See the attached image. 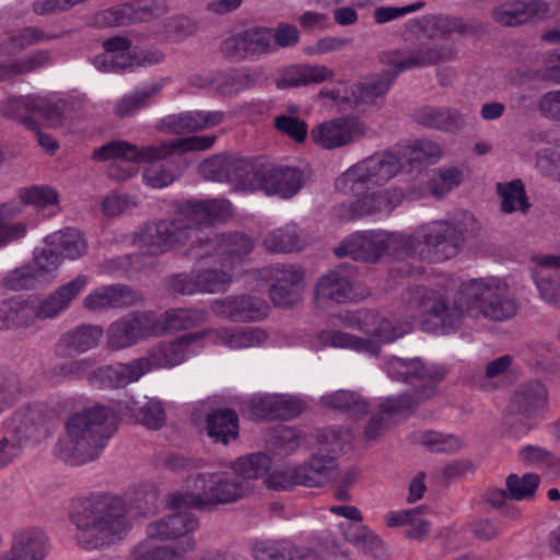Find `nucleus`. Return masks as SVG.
<instances>
[{"label": "nucleus", "instance_id": "f257e3e1", "mask_svg": "<svg viewBox=\"0 0 560 560\" xmlns=\"http://www.w3.org/2000/svg\"><path fill=\"white\" fill-rule=\"evenodd\" d=\"M270 457L265 453H253L240 457L228 470L199 474L196 478L198 494H174L170 508L173 520L182 525L194 521L186 517L185 509L206 510L209 505H219L243 499L254 490L257 479L264 477L270 468Z\"/></svg>", "mask_w": 560, "mask_h": 560}, {"label": "nucleus", "instance_id": "f03ea898", "mask_svg": "<svg viewBox=\"0 0 560 560\" xmlns=\"http://www.w3.org/2000/svg\"><path fill=\"white\" fill-rule=\"evenodd\" d=\"M385 369L392 378L410 384L413 392L388 397L380 405V411L372 415L364 428L366 440L382 436L390 428L394 415L412 410L419 404L434 397L439 384L446 375L445 368L425 364L419 358L406 360L392 357L386 361Z\"/></svg>", "mask_w": 560, "mask_h": 560}, {"label": "nucleus", "instance_id": "7ed1b4c3", "mask_svg": "<svg viewBox=\"0 0 560 560\" xmlns=\"http://www.w3.org/2000/svg\"><path fill=\"white\" fill-rule=\"evenodd\" d=\"M215 140V136H191L142 147L122 140H114L94 149L92 159L95 162H105L117 158L133 163H149L150 165L143 173L144 182L153 188H163L172 184L178 174L172 167L159 163L160 161L171 158L176 152L183 154L190 151L209 150Z\"/></svg>", "mask_w": 560, "mask_h": 560}, {"label": "nucleus", "instance_id": "20e7f679", "mask_svg": "<svg viewBox=\"0 0 560 560\" xmlns=\"http://www.w3.org/2000/svg\"><path fill=\"white\" fill-rule=\"evenodd\" d=\"M115 421V412L102 405L73 413L65 423L66 436L56 445L57 456L73 466L94 460L110 438Z\"/></svg>", "mask_w": 560, "mask_h": 560}, {"label": "nucleus", "instance_id": "39448f33", "mask_svg": "<svg viewBox=\"0 0 560 560\" xmlns=\"http://www.w3.org/2000/svg\"><path fill=\"white\" fill-rule=\"evenodd\" d=\"M456 54L457 51L450 40L433 46H420L408 56H404L399 50L384 52L382 62L394 69L371 74L353 84L350 94L353 97L354 107L359 105L377 106L399 72L448 61L455 58Z\"/></svg>", "mask_w": 560, "mask_h": 560}, {"label": "nucleus", "instance_id": "423d86ee", "mask_svg": "<svg viewBox=\"0 0 560 560\" xmlns=\"http://www.w3.org/2000/svg\"><path fill=\"white\" fill-rule=\"evenodd\" d=\"M478 230L475 217L463 211L451 220H434L417 229L420 259L443 261L455 257L464 246L466 235Z\"/></svg>", "mask_w": 560, "mask_h": 560}, {"label": "nucleus", "instance_id": "0eeeda50", "mask_svg": "<svg viewBox=\"0 0 560 560\" xmlns=\"http://www.w3.org/2000/svg\"><path fill=\"white\" fill-rule=\"evenodd\" d=\"M460 293L471 308L492 320H505L513 317L518 304L511 293L508 282L489 277L470 279L460 283Z\"/></svg>", "mask_w": 560, "mask_h": 560}, {"label": "nucleus", "instance_id": "6e6552de", "mask_svg": "<svg viewBox=\"0 0 560 560\" xmlns=\"http://www.w3.org/2000/svg\"><path fill=\"white\" fill-rule=\"evenodd\" d=\"M400 165L392 153L374 154L348 168L336 185L345 195H360L388 183L399 172Z\"/></svg>", "mask_w": 560, "mask_h": 560}, {"label": "nucleus", "instance_id": "1a4fd4ad", "mask_svg": "<svg viewBox=\"0 0 560 560\" xmlns=\"http://www.w3.org/2000/svg\"><path fill=\"white\" fill-rule=\"evenodd\" d=\"M410 303L417 306L421 314L433 320L435 329L441 328L444 332L456 329L462 323L465 311L471 308L460 293V284L452 301L445 292L417 287L411 291Z\"/></svg>", "mask_w": 560, "mask_h": 560}, {"label": "nucleus", "instance_id": "9d476101", "mask_svg": "<svg viewBox=\"0 0 560 560\" xmlns=\"http://www.w3.org/2000/svg\"><path fill=\"white\" fill-rule=\"evenodd\" d=\"M198 259L199 262L191 273L172 275L167 279L168 289L183 295L226 291L234 275L231 264L223 262L217 257L212 266H205V259Z\"/></svg>", "mask_w": 560, "mask_h": 560}, {"label": "nucleus", "instance_id": "9b49d317", "mask_svg": "<svg viewBox=\"0 0 560 560\" xmlns=\"http://www.w3.org/2000/svg\"><path fill=\"white\" fill-rule=\"evenodd\" d=\"M198 230L189 226L178 214L172 220L145 224L136 233L133 242L152 255H160L185 245Z\"/></svg>", "mask_w": 560, "mask_h": 560}, {"label": "nucleus", "instance_id": "f8f14e48", "mask_svg": "<svg viewBox=\"0 0 560 560\" xmlns=\"http://www.w3.org/2000/svg\"><path fill=\"white\" fill-rule=\"evenodd\" d=\"M253 240L242 233L198 235L187 252L197 258L206 259L217 256L223 262L231 264V269L241 265L243 259L253 250Z\"/></svg>", "mask_w": 560, "mask_h": 560}, {"label": "nucleus", "instance_id": "ddd939ff", "mask_svg": "<svg viewBox=\"0 0 560 560\" xmlns=\"http://www.w3.org/2000/svg\"><path fill=\"white\" fill-rule=\"evenodd\" d=\"M153 529L149 536L166 544L149 547L140 542L132 548L130 560H186L187 551L195 547L194 538L187 527H153Z\"/></svg>", "mask_w": 560, "mask_h": 560}, {"label": "nucleus", "instance_id": "4468645a", "mask_svg": "<svg viewBox=\"0 0 560 560\" xmlns=\"http://www.w3.org/2000/svg\"><path fill=\"white\" fill-rule=\"evenodd\" d=\"M154 316L148 312H135L112 323L107 328V346L112 350L128 348L156 330Z\"/></svg>", "mask_w": 560, "mask_h": 560}, {"label": "nucleus", "instance_id": "2eb2a0df", "mask_svg": "<svg viewBox=\"0 0 560 560\" xmlns=\"http://www.w3.org/2000/svg\"><path fill=\"white\" fill-rule=\"evenodd\" d=\"M210 331L203 330L183 335L171 342L153 347L148 355L135 359V363L143 365L140 377L153 369L173 368L184 362L192 342L203 338Z\"/></svg>", "mask_w": 560, "mask_h": 560}, {"label": "nucleus", "instance_id": "dca6fc26", "mask_svg": "<svg viewBox=\"0 0 560 560\" xmlns=\"http://www.w3.org/2000/svg\"><path fill=\"white\" fill-rule=\"evenodd\" d=\"M273 50L271 31L262 27L236 33L221 44V52L232 61L254 58Z\"/></svg>", "mask_w": 560, "mask_h": 560}, {"label": "nucleus", "instance_id": "f3484780", "mask_svg": "<svg viewBox=\"0 0 560 560\" xmlns=\"http://www.w3.org/2000/svg\"><path fill=\"white\" fill-rule=\"evenodd\" d=\"M365 128L355 116L326 120L311 130L312 139L319 147L331 150L348 145L364 136Z\"/></svg>", "mask_w": 560, "mask_h": 560}, {"label": "nucleus", "instance_id": "a211bd4d", "mask_svg": "<svg viewBox=\"0 0 560 560\" xmlns=\"http://www.w3.org/2000/svg\"><path fill=\"white\" fill-rule=\"evenodd\" d=\"M268 304L253 295H230L211 303L214 315L233 323L256 322L268 315Z\"/></svg>", "mask_w": 560, "mask_h": 560}, {"label": "nucleus", "instance_id": "6ab92c4d", "mask_svg": "<svg viewBox=\"0 0 560 560\" xmlns=\"http://www.w3.org/2000/svg\"><path fill=\"white\" fill-rule=\"evenodd\" d=\"M179 218L185 219L189 226L198 231L192 233L197 241L198 235H212L214 232H206L202 226H209L219 220H225L232 215V205L226 199H210L205 201L189 200L177 213Z\"/></svg>", "mask_w": 560, "mask_h": 560}, {"label": "nucleus", "instance_id": "aec40b11", "mask_svg": "<svg viewBox=\"0 0 560 560\" xmlns=\"http://www.w3.org/2000/svg\"><path fill=\"white\" fill-rule=\"evenodd\" d=\"M273 281L269 295L272 303L282 308L296 304L303 291V271L294 265H277L269 269Z\"/></svg>", "mask_w": 560, "mask_h": 560}, {"label": "nucleus", "instance_id": "412c9836", "mask_svg": "<svg viewBox=\"0 0 560 560\" xmlns=\"http://www.w3.org/2000/svg\"><path fill=\"white\" fill-rule=\"evenodd\" d=\"M225 114L221 110H188L171 114L156 122V130L166 135H188L219 126Z\"/></svg>", "mask_w": 560, "mask_h": 560}, {"label": "nucleus", "instance_id": "4be33fe9", "mask_svg": "<svg viewBox=\"0 0 560 560\" xmlns=\"http://www.w3.org/2000/svg\"><path fill=\"white\" fill-rule=\"evenodd\" d=\"M303 173L291 166L275 165L264 159L259 176V190L282 198L293 197L303 186Z\"/></svg>", "mask_w": 560, "mask_h": 560}, {"label": "nucleus", "instance_id": "5701e85b", "mask_svg": "<svg viewBox=\"0 0 560 560\" xmlns=\"http://www.w3.org/2000/svg\"><path fill=\"white\" fill-rule=\"evenodd\" d=\"M168 11L166 0H142L125 3L103 12V21L109 26L129 25L159 19Z\"/></svg>", "mask_w": 560, "mask_h": 560}, {"label": "nucleus", "instance_id": "b1692460", "mask_svg": "<svg viewBox=\"0 0 560 560\" xmlns=\"http://www.w3.org/2000/svg\"><path fill=\"white\" fill-rule=\"evenodd\" d=\"M248 408L256 419L289 420L298 417L305 409V404L296 396L275 394L253 398Z\"/></svg>", "mask_w": 560, "mask_h": 560}, {"label": "nucleus", "instance_id": "393cba45", "mask_svg": "<svg viewBox=\"0 0 560 560\" xmlns=\"http://www.w3.org/2000/svg\"><path fill=\"white\" fill-rule=\"evenodd\" d=\"M143 294L126 284L101 287L84 298L83 305L92 312L127 308L142 303Z\"/></svg>", "mask_w": 560, "mask_h": 560}, {"label": "nucleus", "instance_id": "a878e982", "mask_svg": "<svg viewBox=\"0 0 560 560\" xmlns=\"http://www.w3.org/2000/svg\"><path fill=\"white\" fill-rule=\"evenodd\" d=\"M383 231H364L350 235L338 247V257L350 256L354 260L376 262L384 256Z\"/></svg>", "mask_w": 560, "mask_h": 560}, {"label": "nucleus", "instance_id": "bb28decb", "mask_svg": "<svg viewBox=\"0 0 560 560\" xmlns=\"http://www.w3.org/2000/svg\"><path fill=\"white\" fill-rule=\"evenodd\" d=\"M548 14L549 5L542 0H508L492 11L494 21L504 26H517L534 19H545Z\"/></svg>", "mask_w": 560, "mask_h": 560}, {"label": "nucleus", "instance_id": "cd10ccee", "mask_svg": "<svg viewBox=\"0 0 560 560\" xmlns=\"http://www.w3.org/2000/svg\"><path fill=\"white\" fill-rule=\"evenodd\" d=\"M104 330L97 325L83 324L63 332L55 346L60 358H70L97 347Z\"/></svg>", "mask_w": 560, "mask_h": 560}, {"label": "nucleus", "instance_id": "c85d7f7f", "mask_svg": "<svg viewBox=\"0 0 560 560\" xmlns=\"http://www.w3.org/2000/svg\"><path fill=\"white\" fill-rule=\"evenodd\" d=\"M143 365L135 363V360L128 363H118L115 365H104L92 368L86 375L88 382L100 388H118L125 387L129 383L140 378V372Z\"/></svg>", "mask_w": 560, "mask_h": 560}, {"label": "nucleus", "instance_id": "c756f323", "mask_svg": "<svg viewBox=\"0 0 560 560\" xmlns=\"http://www.w3.org/2000/svg\"><path fill=\"white\" fill-rule=\"evenodd\" d=\"M88 281L86 276L80 275L69 283L59 287L38 304L32 303L35 313L34 323L36 319L52 318L66 310L71 301L85 288Z\"/></svg>", "mask_w": 560, "mask_h": 560}, {"label": "nucleus", "instance_id": "7c9ffc66", "mask_svg": "<svg viewBox=\"0 0 560 560\" xmlns=\"http://www.w3.org/2000/svg\"><path fill=\"white\" fill-rule=\"evenodd\" d=\"M535 284L540 298L560 310V256L547 255L538 258Z\"/></svg>", "mask_w": 560, "mask_h": 560}, {"label": "nucleus", "instance_id": "2f4dec72", "mask_svg": "<svg viewBox=\"0 0 560 560\" xmlns=\"http://www.w3.org/2000/svg\"><path fill=\"white\" fill-rule=\"evenodd\" d=\"M301 486L320 487L338 476L337 462L334 455L315 453L307 462L298 466Z\"/></svg>", "mask_w": 560, "mask_h": 560}, {"label": "nucleus", "instance_id": "473e14b6", "mask_svg": "<svg viewBox=\"0 0 560 560\" xmlns=\"http://www.w3.org/2000/svg\"><path fill=\"white\" fill-rule=\"evenodd\" d=\"M104 52L93 60L94 66L102 71L122 72L132 66L129 56L130 42L126 37L108 38L103 44Z\"/></svg>", "mask_w": 560, "mask_h": 560}, {"label": "nucleus", "instance_id": "72a5a7b5", "mask_svg": "<svg viewBox=\"0 0 560 560\" xmlns=\"http://www.w3.org/2000/svg\"><path fill=\"white\" fill-rule=\"evenodd\" d=\"M350 292V271L343 265L320 277L315 290L318 301H334L337 303H342L349 299Z\"/></svg>", "mask_w": 560, "mask_h": 560}, {"label": "nucleus", "instance_id": "f704fd0d", "mask_svg": "<svg viewBox=\"0 0 560 560\" xmlns=\"http://www.w3.org/2000/svg\"><path fill=\"white\" fill-rule=\"evenodd\" d=\"M315 340L320 347L351 349L364 352L371 357H378L381 351L378 343L374 340L361 338L341 330L322 329L316 334Z\"/></svg>", "mask_w": 560, "mask_h": 560}, {"label": "nucleus", "instance_id": "c9c22d12", "mask_svg": "<svg viewBox=\"0 0 560 560\" xmlns=\"http://www.w3.org/2000/svg\"><path fill=\"white\" fill-rule=\"evenodd\" d=\"M22 430L32 438H46L54 428L55 411L47 405L36 402L18 413Z\"/></svg>", "mask_w": 560, "mask_h": 560}, {"label": "nucleus", "instance_id": "e433bc0d", "mask_svg": "<svg viewBox=\"0 0 560 560\" xmlns=\"http://www.w3.org/2000/svg\"><path fill=\"white\" fill-rule=\"evenodd\" d=\"M413 118L419 125L443 131L458 130L465 124L463 115L450 107L423 106L415 112Z\"/></svg>", "mask_w": 560, "mask_h": 560}, {"label": "nucleus", "instance_id": "4c0bfd02", "mask_svg": "<svg viewBox=\"0 0 560 560\" xmlns=\"http://www.w3.org/2000/svg\"><path fill=\"white\" fill-rule=\"evenodd\" d=\"M264 158L230 155L229 183L243 190H257Z\"/></svg>", "mask_w": 560, "mask_h": 560}, {"label": "nucleus", "instance_id": "58836bf2", "mask_svg": "<svg viewBox=\"0 0 560 560\" xmlns=\"http://www.w3.org/2000/svg\"><path fill=\"white\" fill-rule=\"evenodd\" d=\"M256 560H322L312 549L298 548L289 542H256L253 549Z\"/></svg>", "mask_w": 560, "mask_h": 560}, {"label": "nucleus", "instance_id": "ea45409f", "mask_svg": "<svg viewBox=\"0 0 560 560\" xmlns=\"http://www.w3.org/2000/svg\"><path fill=\"white\" fill-rule=\"evenodd\" d=\"M128 527H75L73 537L82 549H100L124 539Z\"/></svg>", "mask_w": 560, "mask_h": 560}, {"label": "nucleus", "instance_id": "a19ab883", "mask_svg": "<svg viewBox=\"0 0 560 560\" xmlns=\"http://www.w3.org/2000/svg\"><path fill=\"white\" fill-rule=\"evenodd\" d=\"M207 432L214 442L226 445L238 436V417L230 408H219L207 416Z\"/></svg>", "mask_w": 560, "mask_h": 560}, {"label": "nucleus", "instance_id": "79ce46f5", "mask_svg": "<svg viewBox=\"0 0 560 560\" xmlns=\"http://www.w3.org/2000/svg\"><path fill=\"white\" fill-rule=\"evenodd\" d=\"M215 342L232 349L257 347L267 339V334L257 327L220 328L212 330Z\"/></svg>", "mask_w": 560, "mask_h": 560}, {"label": "nucleus", "instance_id": "37998d69", "mask_svg": "<svg viewBox=\"0 0 560 560\" xmlns=\"http://www.w3.org/2000/svg\"><path fill=\"white\" fill-rule=\"evenodd\" d=\"M50 61V51L38 49L23 59L0 62V82L13 81L16 77L25 75L48 66Z\"/></svg>", "mask_w": 560, "mask_h": 560}, {"label": "nucleus", "instance_id": "c03bdc74", "mask_svg": "<svg viewBox=\"0 0 560 560\" xmlns=\"http://www.w3.org/2000/svg\"><path fill=\"white\" fill-rule=\"evenodd\" d=\"M334 73L326 66L299 65L285 69L279 80L281 88H296L311 83H320L330 78Z\"/></svg>", "mask_w": 560, "mask_h": 560}, {"label": "nucleus", "instance_id": "a18cd8bd", "mask_svg": "<svg viewBox=\"0 0 560 560\" xmlns=\"http://www.w3.org/2000/svg\"><path fill=\"white\" fill-rule=\"evenodd\" d=\"M34 310L28 300H7L0 303V330L34 325Z\"/></svg>", "mask_w": 560, "mask_h": 560}, {"label": "nucleus", "instance_id": "49530a36", "mask_svg": "<svg viewBox=\"0 0 560 560\" xmlns=\"http://www.w3.org/2000/svg\"><path fill=\"white\" fill-rule=\"evenodd\" d=\"M20 546V553L32 558L31 560H43L49 550V541L45 533L38 527H22L13 534L11 549Z\"/></svg>", "mask_w": 560, "mask_h": 560}, {"label": "nucleus", "instance_id": "de8ad7c7", "mask_svg": "<svg viewBox=\"0 0 560 560\" xmlns=\"http://www.w3.org/2000/svg\"><path fill=\"white\" fill-rule=\"evenodd\" d=\"M48 247L63 258L77 259L86 252V242L75 229L56 232L46 238Z\"/></svg>", "mask_w": 560, "mask_h": 560}, {"label": "nucleus", "instance_id": "09e8293b", "mask_svg": "<svg viewBox=\"0 0 560 560\" xmlns=\"http://www.w3.org/2000/svg\"><path fill=\"white\" fill-rule=\"evenodd\" d=\"M548 394L546 387L539 383H529L518 387L512 398L514 411L530 416L546 407Z\"/></svg>", "mask_w": 560, "mask_h": 560}, {"label": "nucleus", "instance_id": "8fccbe9b", "mask_svg": "<svg viewBox=\"0 0 560 560\" xmlns=\"http://www.w3.org/2000/svg\"><path fill=\"white\" fill-rule=\"evenodd\" d=\"M96 523L101 525H114L131 523L126 501L116 495H102L94 501Z\"/></svg>", "mask_w": 560, "mask_h": 560}, {"label": "nucleus", "instance_id": "3c124183", "mask_svg": "<svg viewBox=\"0 0 560 560\" xmlns=\"http://www.w3.org/2000/svg\"><path fill=\"white\" fill-rule=\"evenodd\" d=\"M162 90V83H151L124 95L115 105V115L120 119L136 115L149 106Z\"/></svg>", "mask_w": 560, "mask_h": 560}, {"label": "nucleus", "instance_id": "603ef678", "mask_svg": "<svg viewBox=\"0 0 560 560\" xmlns=\"http://www.w3.org/2000/svg\"><path fill=\"white\" fill-rule=\"evenodd\" d=\"M343 536L364 555L375 559H386L389 556L388 547L374 532L366 527H346Z\"/></svg>", "mask_w": 560, "mask_h": 560}, {"label": "nucleus", "instance_id": "864d4df0", "mask_svg": "<svg viewBox=\"0 0 560 560\" xmlns=\"http://www.w3.org/2000/svg\"><path fill=\"white\" fill-rule=\"evenodd\" d=\"M322 404L350 417H361L368 412L369 402L357 392L337 390L322 397Z\"/></svg>", "mask_w": 560, "mask_h": 560}, {"label": "nucleus", "instance_id": "5fc2aeb1", "mask_svg": "<svg viewBox=\"0 0 560 560\" xmlns=\"http://www.w3.org/2000/svg\"><path fill=\"white\" fill-rule=\"evenodd\" d=\"M129 410L139 423L152 430L162 428L166 420L164 406L156 398H144L142 401L132 400Z\"/></svg>", "mask_w": 560, "mask_h": 560}, {"label": "nucleus", "instance_id": "6e6d98bb", "mask_svg": "<svg viewBox=\"0 0 560 560\" xmlns=\"http://www.w3.org/2000/svg\"><path fill=\"white\" fill-rule=\"evenodd\" d=\"M262 244L271 253H291L303 248V242L294 224L270 231L265 235Z\"/></svg>", "mask_w": 560, "mask_h": 560}, {"label": "nucleus", "instance_id": "4d7b16f0", "mask_svg": "<svg viewBox=\"0 0 560 560\" xmlns=\"http://www.w3.org/2000/svg\"><path fill=\"white\" fill-rule=\"evenodd\" d=\"M256 77L245 70L217 71L215 91L232 96L254 86Z\"/></svg>", "mask_w": 560, "mask_h": 560}, {"label": "nucleus", "instance_id": "13d9d810", "mask_svg": "<svg viewBox=\"0 0 560 560\" xmlns=\"http://www.w3.org/2000/svg\"><path fill=\"white\" fill-rule=\"evenodd\" d=\"M355 200L349 203H339L334 207V214L341 221L357 220L377 213L373 197V189L354 195Z\"/></svg>", "mask_w": 560, "mask_h": 560}, {"label": "nucleus", "instance_id": "bf43d9fd", "mask_svg": "<svg viewBox=\"0 0 560 560\" xmlns=\"http://www.w3.org/2000/svg\"><path fill=\"white\" fill-rule=\"evenodd\" d=\"M34 95L12 96L0 102V114L19 120L27 129H36V120L32 117Z\"/></svg>", "mask_w": 560, "mask_h": 560}, {"label": "nucleus", "instance_id": "052dcab7", "mask_svg": "<svg viewBox=\"0 0 560 560\" xmlns=\"http://www.w3.org/2000/svg\"><path fill=\"white\" fill-rule=\"evenodd\" d=\"M497 191L502 199L501 209L503 212L512 213L520 210L525 213L528 210L529 202L521 179H514L510 183H498Z\"/></svg>", "mask_w": 560, "mask_h": 560}, {"label": "nucleus", "instance_id": "680f3d73", "mask_svg": "<svg viewBox=\"0 0 560 560\" xmlns=\"http://www.w3.org/2000/svg\"><path fill=\"white\" fill-rule=\"evenodd\" d=\"M384 256H410L419 257L423 250L419 249L417 242V230L412 235L383 231Z\"/></svg>", "mask_w": 560, "mask_h": 560}, {"label": "nucleus", "instance_id": "e2e57ef3", "mask_svg": "<svg viewBox=\"0 0 560 560\" xmlns=\"http://www.w3.org/2000/svg\"><path fill=\"white\" fill-rule=\"evenodd\" d=\"M208 320L203 308H173L164 314V327L171 330L190 329Z\"/></svg>", "mask_w": 560, "mask_h": 560}, {"label": "nucleus", "instance_id": "0e129e2a", "mask_svg": "<svg viewBox=\"0 0 560 560\" xmlns=\"http://www.w3.org/2000/svg\"><path fill=\"white\" fill-rule=\"evenodd\" d=\"M317 453L325 455H336L343 451L347 443L350 442V433L340 427H330L318 429L315 433Z\"/></svg>", "mask_w": 560, "mask_h": 560}, {"label": "nucleus", "instance_id": "69168bd1", "mask_svg": "<svg viewBox=\"0 0 560 560\" xmlns=\"http://www.w3.org/2000/svg\"><path fill=\"white\" fill-rule=\"evenodd\" d=\"M539 482L540 477L534 472H527L523 476L510 474L505 479V487L511 500L523 501L535 497Z\"/></svg>", "mask_w": 560, "mask_h": 560}, {"label": "nucleus", "instance_id": "338daca9", "mask_svg": "<svg viewBox=\"0 0 560 560\" xmlns=\"http://www.w3.org/2000/svg\"><path fill=\"white\" fill-rule=\"evenodd\" d=\"M65 103L47 96L34 95L32 117L43 118L49 127H59L65 117Z\"/></svg>", "mask_w": 560, "mask_h": 560}, {"label": "nucleus", "instance_id": "774afa93", "mask_svg": "<svg viewBox=\"0 0 560 560\" xmlns=\"http://www.w3.org/2000/svg\"><path fill=\"white\" fill-rule=\"evenodd\" d=\"M463 182V171L456 166L440 167L435 170L431 179V194L442 198L455 189Z\"/></svg>", "mask_w": 560, "mask_h": 560}]
</instances>
